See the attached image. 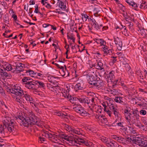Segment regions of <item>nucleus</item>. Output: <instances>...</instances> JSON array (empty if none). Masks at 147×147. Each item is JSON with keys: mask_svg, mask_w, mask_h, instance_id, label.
Segmentation results:
<instances>
[{"mask_svg": "<svg viewBox=\"0 0 147 147\" xmlns=\"http://www.w3.org/2000/svg\"><path fill=\"white\" fill-rule=\"evenodd\" d=\"M131 4V6H132L136 10L138 7L137 4L133 1Z\"/></svg>", "mask_w": 147, "mask_h": 147, "instance_id": "50", "label": "nucleus"}, {"mask_svg": "<svg viewBox=\"0 0 147 147\" xmlns=\"http://www.w3.org/2000/svg\"><path fill=\"white\" fill-rule=\"evenodd\" d=\"M86 87L85 82L81 79L78 80V83L75 86V89L76 91L78 90H83Z\"/></svg>", "mask_w": 147, "mask_h": 147, "instance_id": "9", "label": "nucleus"}, {"mask_svg": "<svg viewBox=\"0 0 147 147\" xmlns=\"http://www.w3.org/2000/svg\"><path fill=\"white\" fill-rule=\"evenodd\" d=\"M97 119L100 121L102 123L106 124L108 121L105 117L103 115H99L96 117Z\"/></svg>", "mask_w": 147, "mask_h": 147, "instance_id": "25", "label": "nucleus"}, {"mask_svg": "<svg viewBox=\"0 0 147 147\" xmlns=\"http://www.w3.org/2000/svg\"><path fill=\"white\" fill-rule=\"evenodd\" d=\"M22 81L23 84L27 88L29 89L36 90V87L35 85V81L28 77H24Z\"/></svg>", "mask_w": 147, "mask_h": 147, "instance_id": "4", "label": "nucleus"}, {"mask_svg": "<svg viewBox=\"0 0 147 147\" xmlns=\"http://www.w3.org/2000/svg\"><path fill=\"white\" fill-rule=\"evenodd\" d=\"M16 89L14 88H7V92L9 93H11L12 94H16V95L19 96V93L18 92H20V90H22V89L20 87H18Z\"/></svg>", "mask_w": 147, "mask_h": 147, "instance_id": "13", "label": "nucleus"}, {"mask_svg": "<svg viewBox=\"0 0 147 147\" xmlns=\"http://www.w3.org/2000/svg\"><path fill=\"white\" fill-rule=\"evenodd\" d=\"M64 66L61 65L59 68L61 69V73L62 75L64 77H66L69 76V73L67 71V74H65V71H66V66L65 65H63Z\"/></svg>", "mask_w": 147, "mask_h": 147, "instance_id": "18", "label": "nucleus"}, {"mask_svg": "<svg viewBox=\"0 0 147 147\" xmlns=\"http://www.w3.org/2000/svg\"><path fill=\"white\" fill-rule=\"evenodd\" d=\"M25 67L24 64H22L21 63H18L16 65V67L13 68L14 71L16 70L20 72L24 70V69Z\"/></svg>", "mask_w": 147, "mask_h": 147, "instance_id": "17", "label": "nucleus"}, {"mask_svg": "<svg viewBox=\"0 0 147 147\" xmlns=\"http://www.w3.org/2000/svg\"><path fill=\"white\" fill-rule=\"evenodd\" d=\"M66 1H59V6L62 9L65 10L66 7Z\"/></svg>", "mask_w": 147, "mask_h": 147, "instance_id": "33", "label": "nucleus"}, {"mask_svg": "<svg viewBox=\"0 0 147 147\" xmlns=\"http://www.w3.org/2000/svg\"><path fill=\"white\" fill-rule=\"evenodd\" d=\"M12 17L13 18L14 21L17 20V17L16 15L13 14V15H12Z\"/></svg>", "mask_w": 147, "mask_h": 147, "instance_id": "64", "label": "nucleus"}, {"mask_svg": "<svg viewBox=\"0 0 147 147\" xmlns=\"http://www.w3.org/2000/svg\"><path fill=\"white\" fill-rule=\"evenodd\" d=\"M8 130L10 132H13L14 131V125L10 124L8 125H2L0 127V133L2 134L4 133L5 131Z\"/></svg>", "mask_w": 147, "mask_h": 147, "instance_id": "7", "label": "nucleus"}, {"mask_svg": "<svg viewBox=\"0 0 147 147\" xmlns=\"http://www.w3.org/2000/svg\"><path fill=\"white\" fill-rule=\"evenodd\" d=\"M95 77L93 75H90L88 81L89 84L91 85L96 87V88H99L104 85L103 81L98 78L96 74L95 75Z\"/></svg>", "mask_w": 147, "mask_h": 147, "instance_id": "3", "label": "nucleus"}, {"mask_svg": "<svg viewBox=\"0 0 147 147\" xmlns=\"http://www.w3.org/2000/svg\"><path fill=\"white\" fill-rule=\"evenodd\" d=\"M133 23H129V24L128 26L129 28L131 30H132L133 28Z\"/></svg>", "mask_w": 147, "mask_h": 147, "instance_id": "61", "label": "nucleus"}, {"mask_svg": "<svg viewBox=\"0 0 147 147\" xmlns=\"http://www.w3.org/2000/svg\"><path fill=\"white\" fill-rule=\"evenodd\" d=\"M100 45V46H104L106 44V42L102 39H99Z\"/></svg>", "mask_w": 147, "mask_h": 147, "instance_id": "47", "label": "nucleus"}, {"mask_svg": "<svg viewBox=\"0 0 147 147\" xmlns=\"http://www.w3.org/2000/svg\"><path fill=\"white\" fill-rule=\"evenodd\" d=\"M78 100L81 103L87 104L88 105L90 104V100L86 96H82L78 98Z\"/></svg>", "mask_w": 147, "mask_h": 147, "instance_id": "20", "label": "nucleus"}, {"mask_svg": "<svg viewBox=\"0 0 147 147\" xmlns=\"http://www.w3.org/2000/svg\"><path fill=\"white\" fill-rule=\"evenodd\" d=\"M24 96H20L19 104H22V103H26V100L24 99Z\"/></svg>", "mask_w": 147, "mask_h": 147, "instance_id": "42", "label": "nucleus"}, {"mask_svg": "<svg viewBox=\"0 0 147 147\" xmlns=\"http://www.w3.org/2000/svg\"><path fill=\"white\" fill-rule=\"evenodd\" d=\"M76 142L77 145H76V146H78L79 145L81 144H85L86 146L89 147L92 145V143L90 142L85 141L84 139L79 138H77Z\"/></svg>", "mask_w": 147, "mask_h": 147, "instance_id": "12", "label": "nucleus"}, {"mask_svg": "<svg viewBox=\"0 0 147 147\" xmlns=\"http://www.w3.org/2000/svg\"><path fill=\"white\" fill-rule=\"evenodd\" d=\"M16 96V97L15 98V101L17 102H18L19 103L20 102V96Z\"/></svg>", "mask_w": 147, "mask_h": 147, "instance_id": "63", "label": "nucleus"}, {"mask_svg": "<svg viewBox=\"0 0 147 147\" xmlns=\"http://www.w3.org/2000/svg\"><path fill=\"white\" fill-rule=\"evenodd\" d=\"M56 78L54 77L50 76L47 77V80L51 83L53 84V85H55L57 83V81L56 80Z\"/></svg>", "mask_w": 147, "mask_h": 147, "instance_id": "24", "label": "nucleus"}, {"mask_svg": "<svg viewBox=\"0 0 147 147\" xmlns=\"http://www.w3.org/2000/svg\"><path fill=\"white\" fill-rule=\"evenodd\" d=\"M4 19V22L6 23H7V24H9V18L8 16H5L3 18Z\"/></svg>", "mask_w": 147, "mask_h": 147, "instance_id": "54", "label": "nucleus"}, {"mask_svg": "<svg viewBox=\"0 0 147 147\" xmlns=\"http://www.w3.org/2000/svg\"><path fill=\"white\" fill-rule=\"evenodd\" d=\"M66 88L67 89L64 90L63 92V95L65 98H69V96H70L71 95L69 94L70 88L68 86H67Z\"/></svg>", "mask_w": 147, "mask_h": 147, "instance_id": "27", "label": "nucleus"}, {"mask_svg": "<svg viewBox=\"0 0 147 147\" xmlns=\"http://www.w3.org/2000/svg\"><path fill=\"white\" fill-rule=\"evenodd\" d=\"M35 85L36 87V89L38 88H42L45 89V85L43 82L39 81H35Z\"/></svg>", "mask_w": 147, "mask_h": 147, "instance_id": "23", "label": "nucleus"}, {"mask_svg": "<svg viewBox=\"0 0 147 147\" xmlns=\"http://www.w3.org/2000/svg\"><path fill=\"white\" fill-rule=\"evenodd\" d=\"M35 10L34 12L36 13H38L39 11H38V6L37 5H36V6L35 7Z\"/></svg>", "mask_w": 147, "mask_h": 147, "instance_id": "60", "label": "nucleus"}, {"mask_svg": "<svg viewBox=\"0 0 147 147\" xmlns=\"http://www.w3.org/2000/svg\"><path fill=\"white\" fill-rule=\"evenodd\" d=\"M4 67L6 70L8 71H11L13 69V68L15 67V66L12 65L11 64L7 63L5 65V66Z\"/></svg>", "mask_w": 147, "mask_h": 147, "instance_id": "32", "label": "nucleus"}, {"mask_svg": "<svg viewBox=\"0 0 147 147\" xmlns=\"http://www.w3.org/2000/svg\"><path fill=\"white\" fill-rule=\"evenodd\" d=\"M63 126L64 128L66 130L70 132L71 134H72V131L74 128L73 127L66 124H64L63 125Z\"/></svg>", "mask_w": 147, "mask_h": 147, "instance_id": "30", "label": "nucleus"}, {"mask_svg": "<svg viewBox=\"0 0 147 147\" xmlns=\"http://www.w3.org/2000/svg\"><path fill=\"white\" fill-rule=\"evenodd\" d=\"M126 141V140L125 138L123 137H121V139L119 142L122 143L123 144H125Z\"/></svg>", "mask_w": 147, "mask_h": 147, "instance_id": "48", "label": "nucleus"}, {"mask_svg": "<svg viewBox=\"0 0 147 147\" xmlns=\"http://www.w3.org/2000/svg\"><path fill=\"white\" fill-rule=\"evenodd\" d=\"M102 11V8L99 6H97L94 8L93 10L94 15L95 17H98L100 16V12Z\"/></svg>", "mask_w": 147, "mask_h": 147, "instance_id": "19", "label": "nucleus"}, {"mask_svg": "<svg viewBox=\"0 0 147 147\" xmlns=\"http://www.w3.org/2000/svg\"><path fill=\"white\" fill-rule=\"evenodd\" d=\"M37 117L32 112H29L26 116L25 123L27 124V127L29 125H36L37 126L41 127L42 126L41 122H38Z\"/></svg>", "mask_w": 147, "mask_h": 147, "instance_id": "2", "label": "nucleus"}, {"mask_svg": "<svg viewBox=\"0 0 147 147\" xmlns=\"http://www.w3.org/2000/svg\"><path fill=\"white\" fill-rule=\"evenodd\" d=\"M113 112L115 116L117 117L119 120H121V115L117 109H115Z\"/></svg>", "mask_w": 147, "mask_h": 147, "instance_id": "35", "label": "nucleus"}, {"mask_svg": "<svg viewBox=\"0 0 147 147\" xmlns=\"http://www.w3.org/2000/svg\"><path fill=\"white\" fill-rule=\"evenodd\" d=\"M122 99V97L120 96L118 97H116L115 99L114 100L115 102H117L119 103L120 101V99Z\"/></svg>", "mask_w": 147, "mask_h": 147, "instance_id": "55", "label": "nucleus"}, {"mask_svg": "<svg viewBox=\"0 0 147 147\" xmlns=\"http://www.w3.org/2000/svg\"><path fill=\"white\" fill-rule=\"evenodd\" d=\"M108 91L109 92H110L111 94H113V95H116L118 93V91L115 89L113 90L109 89L108 90Z\"/></svg>", "mask_w": 147, "mask_h": 147, "instance_id": "44", "label": "nucleus"}, {"mask_svg": "<svg viewBox=\"0 0 147 147\" xmlns=\"http://www.w3.org/2000/svg\"><path fill=\"white\" fill-rule=\"evenodd\" d=\"M73 109L82 116L88 117L90 115V114L84 109V108L80 105H76V107H74Z\"/></svg>", "mask_w": 147, "mask_h": 147, "instance_id": "6", "label": "nucleus"}, {"mask_svg": "<svg viewBox=\"0 0 147 147\" xmlns=\"http://www.w3.org/2000/svg\"><path fill=\"white\" fill-rule=\"evenodd\" d=\"M68 99H69L70 102L72 103L77 105L78 102V98L74 97L70 95V96H69V98Z\"/></svg>", "mask_w": 147, "mask_h": 147, "instance_id": "26", "label": "nucleus"}, {"mask_svg": "<svg viewBox=\"0 0 147 147\" xmlns=\"http://www.w3.org/2000/svg\"><path fill=\"white\" fill-rule=\"evenodd\" d=\"M104 111H105V112H106L110 117L111 116V114L112 113L110 111L108 110V109L107 110L106 108V110Z\"/></svg>", "mask_w": 147, "mask_h": 147, "instance_id": "59", "label": "nucleus"}, {"mask_svg": "<svg viewBox=\"0 0 147 147\" xmlns=\"http://www.w3.org/2000/svg\"><path fill=\"white\" fill-rule=\"evenodd\" d=\"M20 92H18L19 96H21L24 95V98L27 101H29L30 103L34 104L33 102V99L28 94L27 92L26 91H24L23 90H21Z\"/></svg>", "mask_w": 147, "mask_h": 147, "instance_id": "11", "label": "nucleus"}, {"mask_svg": "<svg viewBox=\"0 0 147 147\" xmlns=\"http://www.w3.org/2000/svg\"><path fill=\"white\" fill-rule=\"evenodd\" d=\"M96 98L93 97L90 100L91 102H92V103L91 104V106L88 105V106L89 107V108H90V109L92 112H93V110L92 109L94 107V105H95L94 104L95 102H94V100Z\"/></svg>", "mask_w": 147, "mask_h": 147, "instance_id": "37", "label": "nucleus"}, {"mask_svg": "<svg viewBox=\"0 0 147 147\" xmlns=\"http://www.w3.org/2000/svg\"><path fill=\"white\" fill-rule=\"evenodd\" d=\"M89 17L86 14H82V18L83 21H86L87 20V19H89Z\"/></svg>", "mask_w": 147, "mask_h": 147, "instance_id": "45", "label": "nucleus"}, {"mask_svg": "<svg viewBox=\"0 0 147 147\" xmlns=\"http://www.w3.org/2000/svg\"><path fill=\"white\" fill-rule=\"evenodd\" d=\"M120 103L121 105H125L126 107H127V106L128 107V104H127L125 102H124L123 101V100L120 103Z\"/></svg>", "mask_w": 147, "mask_h": 147, "instance_id": "62", "label": "nucleus"}, {"mask_svg": "<svg viewBox=\"0 0 147 147\" xmlns=\"http://www.w3.org/2000/svg\"><path fill=\"white\" fill-rule=\"evenodd\" d=\"M132 143L140 147H147V141L142 138L136 137L133 140Z\"/></svg>", "mask_w": 147, "mask_h": 147, "instance_id": "5", "label": "nucleus"}, {"mask_svg": "<svg viewBox=\"0 0 147 147\" xmlns=\"http://www.w3.org/2000/svg\"><path fill=\"white\" fill-rule=\"evenodd\" d=\"M45 136L55 143H57L58 142H56L57 141V139L59 140L61 138L60 136L51 134L47 131L45 133Z\"/></svg>", "mask_w": 147, "mask_h": 147, "instance_id": "10", "label": "nucleus"}, {"mask_svg": "<svg viewBox=\"0 0 147 147\" xmlns=\"http://www.w3.org/2000/svg\"><path fill=\"white\" fill-rule=\"evenodd\" d=\"M114 71H112L110 72L109 74L106 75L105 77H107L108 79V80H107L108 82H109V80H110L111 82H112V80H113L115 77L114 75Z\"/></svg>", "mask_w": 147, "mask_h": 147, "instance_id": "21", "label": "nucleus"}, {"mask_svg": "<svg viewBox=\"0 0 147 147\" xmlns=\"http://www.w3.org/2000/svg\"><path fill=\"white\" fill-rule=\"evenodd\" d=\"M59 62H60V64L61 65H63V64L64 63L65 60L64 58L63 59H62L60 58L59 60Z\"/></svg>", "mask_w": 147, "mask_h": 147, "instance_id": "57", "label": "nucleus"}, {"mask_svg": "<svg viewBox=\"0 0 147 147\" xmlns=\"http://www.w3.org/2000/svg\"><path fill=\"white\" fill-rule=\"evenodd\" d=\"M53 84H50L47 83V87L49 89H50L52 91L56 90V86L53 85Z\"/></svg>", "mask_w": 147, "mask_h": 147, "instance_id": "38", "label": "nucleus"}, {"mask_svg": "<svg viewBox=\"0 0 147 147\" xmlns=\"http://www.w3.org/2000/svg\"><path fill=\"white\" fill-rule=\"evenodd\" d=\"M6 71L4 67L2 66V67L0 68V75L1 76L2 75V74H3V73Z\"/></svg>", "mask_w": 147, "mask_h": 147, "instance_id": "49", "label": "nucleus"}, {"mask_svg": "<svg viewBox=\"0 0 147 147\" xmlns=\"http://www.w3.org/2000/svg\"><path fill=\"white\" fill-rule=\"evenodd\" d=\"M64 139L66 140L65 142L70 145L76 146L77 145L76 141L77 138H75L72 137L65 136L64 138Z\"/></svg>", "mask_w": 147, "mask_h": 147, "instance_id": "8", "label": "nucleus"}, {"mask_svg": "<svg viewBox=\"0 0 147 147\" xmlns=\"http://www.w3.org/2000/svg\"><path fill=\"white\" fill-rule=\"evenodd\" d=\"M138 4V5H140V8L142 9H145L147 8V2L142 0Z\"/></svg>", "mask_w": 147, "mask_h": 147, "instance_id": "29", "label": "nucleus"}, {"mask_svg": "<svg viewBox=\"0 0 147 147\" xmlns=\"http://www.w3.org/2000/svg\"><path fill=\"white\" fill-rule=\"evenodd\" d=\"M114 41L117 49L119 50H121L122 47V43L120 39L118 37H116L114 38Z\"/></svg>", "mask_w": 147, "mask_h": 147, "instance_id": "16", "label": "nucleus"}, {"mask_svg": "<svg viewBox=\"0 0 147 147\" xmlns=\"http://www.w3.org/2000/svg\"><path fill=\"white\" fill-rule=\"evenodd\" d=\"M123 123L122 122H120L119 123H116V125H117L121 127H122V130H124L125 131H126L127 128V127H125L123 125Z\"/></svg>", "mask_w": 147, "mask_h": 147, "instance_id": "40", "label": "nucleus"}, {"mask_svg": "<svg viewBox=\"0 0 147 147\" xmlns=\"http://www.w3.org/2000/svg\"><path fill=\"white\" fill-rule=\"evenodd\" d=\"M92 27L95 29L96 31H97L99 30V27L98 23L96 22V21L94 20H92Z\"/></svg>", "mask_w": 147, "mask_h": 147, "instance_id": "34", "label": "nucleus"}, {"mask_svg": "<svg viewBox=\"0 0 147 147\" xmlns=\"http://www.w3.org/2000/svg\"><path fill=\"white\" fill-rule=\"evenodd\" d=\"M134 124L135 126L138 127L139 128L142 129L143 130H145L144 125L142 124L140 121H137L136 123L135 122Z\"/></svg>", "mask_w": 147, "mask_h": 147, "instance_id": "31", "label": "nucleus"}, {"mask_svg": "<svg viewBox=\"0 0 147 147\" xmlns=\"http://www.w3.org/2000/svg\"><path fill=\"white\" fill-rule=\"evenodd\" d=\"M55 113L56 115L59 116L64 117L65 116V115L60 111H56L55 112Z\"/></svg>", "mask_w": 147, "mask_h": 147, "instance_id": "46", "label": "nucleus"}, {"mask_svg": "<svg viewBox=\"0 0 147 147\" xmlns=\"http://www.w3.org/2000/svg\"><path fill=\"white\" fill-rule=\"evenodd\" d=\"M126 2L129 4V6H131L133 2V0H126Z\"/></svg>", "mask_w": 147, "mask_h": 147, "instance_id": "56", "label": "nucleus"}, {"mask_svg": "<svg viewBox=\"0 0 147 147\" xmlns=\"http://www.w3.org/2000/svg\"><path fill=\"white\" fill-rule=\"evenodd\" d=\"M45 6L48 9H51L52 8V5L47 3H46Z\"/></svg>", "mask_w": 147, "mask_h": 147, "instance_id": "58", "label": "nucleus"}, {"mask_svg": "<svg viewBox=\"0 0 147 147\" xmlns=\"http://www.w3.org/2000/svg\"><path fill=\"white\" fill-rule=\"evenodd\" d=\"M114 105H113L112 104H111L109 106V108L112 112H113L114 111L115 109H117L115 107Z\"/></svg>", "mask_w": 147, "mask_h": 147, "instance_id": "53", "label": "nucleus"}, {"mask_svg": "<svg viewBox=\"0 0 147 147\" xmlns=\"http://www.w3.org/2000/svg\"><path fill=\"white\" fill-rule=\"evenodd\" d=\"M2 76L5 78L8 77L9 78H10L12 77L10 73H7L6 71L3 73Z\"/></svg>", "mask_w": 147, "mask_h": 147, "instance_id": "41", "label": "nucleus"}, {"mask_svg": "<svg viewBox=\"0 0 147 147\" xmlns=\"http://www.w3.org/2000/svg\"><path fill=\"white\" fill-rule=\"evenodd\" d=\"M74 133L76 134L79 135L82 134L81 132H80V131L79 129H78V130H76L74 129V128H73V129L72 130V134H73Z\"/></svg>", "mask_w": 147, "mask_h": 147, "instance_id": "43", "label": "nucleus"}, {"mask_svg": "<svg viewBox=\"0 0 147 147\" xmlns=\"http://www.w3.org/2000/svg\"><path fill=\"white\" fill-rule=\"evenodd\" d=\"M3 125L5 126L13 124V122L11 121V118L7 117H6L5 119L3 121Z\"/></svg>", "mask_w": 147, "mask_h": 147, "instance_id": "22", "label": "nucleus"}, {"mask_svg": "<svg viewBox=\"0 0 147 147\" xmlns=\"http://www.w3.org/2000/svg\"><path fill=\"white\" fill-rule=\"evenodd\" d=\"M141 115H144L146 114L147 112L146 111L142 109L139 111Z\"/></svg>", "mask_w": 147, "mask_h": 147, "instance_id": "52", "label": "nucleus"}, {"mask_svg": "<svg viewBox=\"0 0 147 147\" xmlns=\"http://www.w3.org/2000/svg\"><path fill=\"white\" fill-rule=\"evenodd\" d=\"M128 109H125L124 111L125 118L127 121V123L130 125L132 123H134L136 120L139 121L140 116L139 112L138 110L133 111L130 112Z\"/></svg>", "mask_w": 147, "mask_h": 147, "instance_id": "1", "label": "nucleus"}, {"mask_svg": "<svg viewBox=\"0 0 147 147\" xmlns=\"http://www.w3.org/2000/svg\"><path fill=\"white\" fill-rule=\"evenodd\" d=\"M24 73H29V75L32 77H35V73L33 70L30 69H28L27 70H24Z\"/></svg>", "mask_w": 147, "mask_h": 147, "instance_id": "36", "label": "nucleus"}, {"mask_svg": "<svg viewBox=\"0 0 147 147\" xmlns=\"http://www.w3.org/2000/svg\"><path fill=\"white\" fill-rule=\"evenodd\" d=\"M123 33L126 36H129L128 32L126 28H124V30L123 31Z\"/></svg>", "mask_w": 147, "mask_h": 147, "instance_id": "51", "label": "nucleus"}, {"mask_svg": "<svg viewBox=\"0 0 147 147\" xmlns=\"http://www.w3.org/2000/svg\"><path fill=\"white\" fill-rule=\"evenodd\" d=\"M18 118H16V120L18 122H20V125H23L25 127H27V124L26 123V117L24 118V117L22 115H19L18 116Z\"/></svg>", "mask_w": 147, "mask_h": 147, "instance_id": "15", "label": "nucleus"}, {"mask_svg": "<svg viewBox=\"0 0 147 147\" xmlns=\"http://www.w3.org/2000/svg\"><path fill=\"white\" fill-rule=\"evenodd\" d=\"M94 67L96 69L99 70H102L101 71H100V72H98V73L99 74L100 76H102L103 75L102 74H103V71H102V69H100V67L98 65H92V66H90V68H89L90 69V70L91 71V70H92V69H94V68H92V67Z\"/></svg>", "mask_w": 147, "mask_h": 147, "instance_id": "28", "label": "nucleus"}, {"mask_svg": "<svg viewBox=\"0 0 147 147\" xmlns=\"http://www.w3.org/2000/svg\"><path fill=\"white\" fill-rule=\"evenodd\" d=\"M104 142L106 143L107 145L109 147H118V146L117 142L112 139L108 141L105 138Z\"/></svg>", "mask_w": 147, "mask_h": 147, "instance_id": "14", "label": "nucleus"}, {"mask_svg": "<svg viewBox=\"0 0 147 147\" xmlns=\"http://www.w3.org/2000/svg\"><path fill=\"white\" fill-rule=\"evenodd\" d=\"M97 65L100 67V69H102L103 74H105V69L103 67V64L100 61H99L97 62Z\"/></svg>", "mask_w": 147, "mask_h": 147, "instance_id": "39", "label": "nucleus"}]
</instances>
